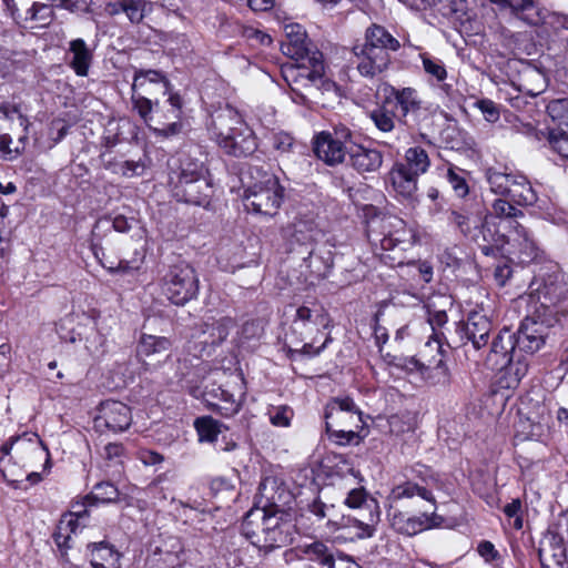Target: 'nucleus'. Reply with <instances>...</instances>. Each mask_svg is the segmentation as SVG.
I'll use <instances>...</instances> for the list:
<instances>
[{
  "instance_id": "obj_38",
  "label": "nucleus",
  "mask_w": 568,
  "mask_h": 568,
  "mask_svg": "<svg viewBox=\"0 0 568 568\" xmlns=\"http://www.w3.org/2000/svg\"><path fill=\"white\" fill-rule=\"evenodd\" d=\"M80 520L77 519V517H73V515L64 514L53 534L54 541L59 547H67L70 548V540L72 535L77 534L79 529Z\"/></svg>"
},
{
  "instance_id": "obj_7",
  "label": "nucleus",
  "mask_w": 568,
  "mask_h": 568,
  "mask_svg": "<svg viewBox=\"0 0 568 568\" xmlns=\"http://www.w3.org/2000/svg\"><path fill=\"white\" fill-rule=\"evenodd\" d=\"M12 450V458H14L17 463H20L22 467H30L36 459L40 460L48 456L45 448L36 434H26L22 437L12 439L10 444H3L0 448V471L3 478L9 483H19L21 480L20 478L23 476L21 469L8 466L9 459L7 460L6 457L10 455Z\"/></svg>"
},
{
  "instance_id": "obj_31",
  "label": "nucleus",
  "mask_w": 568,
  "mask_h": 568,
  "mask_svg": "<svg viewBox=\"0 0 568 568\" xmlns=\"http://www.w3.org/2000/svg\"><path fill=\"white\" fill-rule=\"evenodd\" d=\"M368 513H362L361 518H348L349 527L354 529L357 538H369L375 532V526L379 521L378 503H371Z\"/></svg>"
},
{
  "instance_id": "obj_33",
  "label": "nucleus",
  "mask_w": 568,
  "mask_h": 568,
  "mask_svg": "<svg viewBox=\"0 0 568 568\" xmlns=\"http://www.w3.org/2000/svg\"><path fill=\"white\" fill-rule=\"evenodd\" d=\"M148 84L160 85L163 94L169 93L170 82L168 81L166 77L161 71L151 70V69L135 70L131 89H134V90L142 89V90H144V92L150 93V91L146 90Z\"/></svg>"
},
{
  "instance_id": "obj_59",
  "label": "nucleus",
  "mask_w": 568,
  "mask_h": 568,
  "mask_svg": "<svg viewBox=\"0 0 568 568\" xmlns=\"http://www.w3.org/2000/svg\"><path fill=\"white\" fill-rule=\"evenodd\" d=\"M104 227H112L118 232H126L130 229V225L128 223V220L122 215L114 217L113 221H110L108 219L99 220L93 227V235L95 236L98 231Z\"/></svg>"
},
{
  "instance_id": "obj_55",
  "label": "nucleus",
  "mask_w": 568,
  "mask_h": 568,
  "mask_svg": "<svg viewBox=\"0 0 568 568\" xmlns=\"http://www.w3.org/2000/svg\"><path fill=\"white\" fill-rule=\"evenodd\" d=\"M270 141L272 148L278 152L280 155L288 154L295 145L294 138L283 131L272 133Z\"/></svg>"
},
{
  "instance_id": "obj_44",
  "label": "nucleus",
  "mask_w": 568,
  "mask_h": 568,
  "mask_svg": "<svg viewBox=\"0 0 568 568\" xmlns=\"http://www.w3.org/2000/svg\"><path fill=\"white\" fill-rule=\"evenodd\" d=\"M201 442H214L221 433L222 425L210 416L200 417L194 423Z\"/></svg>"
},
{
  "instance_id": "obj_18",
  "label": "nucleus",
  "mask_w": 568,
  "mask_h": 568,
  "mask_svg": "<svg viewBox=\"0 0 568 568\" xmlns=\"http://www.w3.org/2000/svg\"><path fill=\"white\" fill-rule=\"evenodd\" d=\"M516 346L515 334L504 328L493 338L489 351L483 358L485 366L490 371H503L509 364Z\"/></svg>"
},
{
  "instance_id": "obj_36",
  "label": "nucleus",
  "mask_w": 568,
  "mask_h": 568,
  "mask_svg": "<svg viewBox=\"0 0 568 568\" xmlns=\"http://www.w3.org/2000/svg\"><path fill=\"white\" fill-rule=\"evenodd\" d=\"M0 120L8 122L11 131L20 129L21 132H28L30 125V121L20 105L11 102L0 104Z\"/></svg>"
},
{
  "instance_id": "obj_32",
  "label": "nucleus",
  "mask_w": 568,
  "mask_h": 568,
  "mask_svg": "<svg viewBox=\"0 0 568 568\" xmlns=\"http://www.w3.org/2000/svg\"><path fill=\"white\" fill-rule=\"evenodd\" d=\"M169 108L163 112V119L169 123H163L162 128L155 129L160 134L170 136L181 131L182 100L179 94L172 93L168 99Z\"/></svg>"
},
{
  "instance_id": "obj_61",
  "label": "nucleus",
  "mask_w": 568,
  "mask_h": 568,
  "mask_svg": "<svg viewBox=\"0 0 568 568\" xmlns=\"http://www.w3.org/2000/svg\"><path fill=\"white\" fill-rule=\"evenodd\" d=\"M476 106L481 111L486 121L495 123L499 120V109L494 101L483 99L476 102Z\"/></svg>"
},
{
  "instance_id": "obj_48",
  "label": "nucleus",
  "mask_w": 568,
  "mask_h": 568,
  "mask_svg": "<svg viewBox=\"0 0 568 568\" xmlns=\"http://www.w3.org/2000/svg\"><path fill=\"white\" fill-rule=\"evenodd\" d=\"M88 496L92 501L112 503L118 499L119 490L112 483L102 481L97 484Z\"/></svg>"
},
{
  "instance_id": "obj_46",
  "label": "nucleus",
  "mask_w": 568,
  "mask_h": 568,
  "mask_svg": "<svg viewBox=\"0 0 568 568\" xmlns=\"http://www.w3.org/2000/svg\"><path fill=\"white\" fill-rule=\"evenodd\" d=\"M369 119L382 132H390L395 128V114L385 105L377 106L371 111Z\"/></svg>"
},
{
  "instance_id": "obj_10",
  "label": "nucleus",
  "mask_w": 568,
  "mask_h": 568,
  "mask_svg": "<svg viewBox=\"0 0 568 568\" xmlns=\"http://www.w3.org/2000/svg\"><path fill=\"white\" fill-rule=\"evenodd\" d=\"M284 196V189L273 174H265L263 181L251 186L245 194V206L252 211L273 216L277 213Z\"/></svg>"
},
{
  "instance_id": "obj_40",
  "label": "nucleus",
  "mask_w": 568,
  "mask_h": 568,
  "mask_svg": "<svg viewBox=\"0 0 568 568\" xmlns=\"http://www.w3.org/2000/svg\"><path fill=\"white\" fill-rule=\"evenodd\" d=\"M28 142V132H20L18 141L13 143L10 134H0V154L6 159H13L21 154Z\"/></svg>"
},
{
  "instance_id": "obj_63",
  "label": "nucleus",
  "mask_w": 568,
  "mask_h": 568,
  "mask_svg": "<svg viewBox=\"0 0 568 568\" xmlns=\"http://www.w3.org/2000/svg\"><path fill=\"white\" fill-rule=\"evenodd\" d=\"M136 458L144 465V466H158L161 465L164 462L163 455H161L158 452L141 448L136 453Z\"/></svg>"
},
{
  "instance_id": "obj_51",
  "label": "nucleus",
  "mask_w": 568,
  "mask_h": 568,
  "mask_svg": "<svg viewBox=\"0 0 568 568\" xmlns=\"http://www.w3.org/2000/svg\"><path fill=\"white\" fill-rule=\"evenodd\" d=\"M424 71L436 79L438 82H443L447 78V71L442 60L432 58L426 53L420 54Z\"/></svg>"
},
{
  "instance_id": "obj_49",
  "label": "nucleus",
  "mask_w": 568,
  "mask_h": 568,
  "mask_svg": "<svg viewBox=\"0 0 568 568\" xmlns=\"http://www.w3.org/2000/svg\"><path fill=\"white\" fill-rule=\"evenodd\" d=\"M377 503L374 498H369L363 487L352 489L345 499V505L349 508H358L362 513H368L371 509L369 504Z\"/></svg>"
},
{
  "instance_id": "obj_29",
  "label": "nucleus",
  "mask_w": 568,
  "mask_h": 568,
  "mask_svg": "<svg viewBox=\"0 0 568 568\" xmlns=\"http://www.w3.org/2000/svg\"><path fill=\"white\" fill-rule=\"evenodd\" d=\"M501 7H509L511 11L523 21L530 26L544 23L545 18L541 16L539 8L534 0H490Z\"/></svg>"
},
{
  "instance_id": "obj_12",
  "label": "nucleus",
  "mask_w": 568,
  "mask_h": 568,
  "mask_svg": "<svg viewBox=\"0 0 568 568\" xmlns=\"http://www.w3.org/2000/svg\"><path fill=\"white\" fill-rule=\"evenodd\" d=\"M491 209V216L500 223V226L516 235L514 236V243H517L524 253L531 255L536 248L535 243L528 231L517 221L518 217L524 216L523 211L514 206L509 199L495 200Z\"/></svg>"
},
{
  "instance_id": "obj_1",
  "label": "nucleus",
  "mask_w": 568,
  "mask_h": 568,
  "mask_svg": "<svg viewBox=\"0 0 568 568\" xmlns=\"http://www.w3.org/2000/svg\"><path fill=\"white\" fill-rule=\"evenodd\" d=\"M284 31L286 39L281 43V50L297 63L286 70L285 80L293 91H297L300 87H317L324 75L323 54L307 41L301 24H285Z\"/></svg>"
},
{
  "instance_id": "obj_60",
  "label": "nucleus",
  "mask_w": 568,
  "mask_h": 568,
  "mask_svg": "<svg viewBox=\"0 0 568 568\" xmlns=\"http://www.w3.org/2000/svg\"><path fill=\"white\" fill-rule=\"evenodd\" d=\"M446 176L457 196L465 197L468 194L469 190L466 180L454 168L447 170Z\"/></svg>"
},
{
  "instance_id": "obj_30",
  "label": "nucleus",
  "mask_w": 568,
  "mask_h": 568,
  "mask_svg": "<svg viewBox=\"0 0 568 568\" xmlns=\"http://www.w3.org/2000/svg\"><path fill=\"white\" fill-rule=\"evenodd\" d=\"M271 511L265 508H252L242 523V534L255 546L256 539L264 535V524Z\"/></svg>"
},
{
  "instance_id": "obj_9",
  "label": "nucleus",
  "mask_w": 568,
  "mask_h": 568,
  "mask_svg": "<svg viewBox=\"0 0 568 568\" xmlns=\"http://www.w3.org/2000/svg\"><path fill=\"white\" fill-rule=\"evenodd\" d=\"M162 294L174 305H185L199 292L195 270L187 263L172 265L161 280Z\"/></svg>"
},
{
  "instance_id": "obj_64",
  "label": "nucleus",
  "mask_w": 568,
  "mask_h": 568,
  "mask_svg": "<svg viewBox=\"0 0 568 568\" xmlns=\"http://www.w3.org/2000/svg\"><path fill=\"white\" fill-rule=\"evenodd\" d=\"M448 222L455 227H457L464 235L470 233V223L468 215L458 211H452L448 215Z\"/></svg>"
},
{
  "instance_id": "obj_8",
  "label": "nucleus",
  "mask_w": 568,
  "mask_h": 568,
  "mask_svg": "<svg viewBox=\"0 0 568 568\" xmlns=\"http://www.w3.org/2000/svg\"><path fill=\"white\" fill-rule=\"evenodd\" d=\"M331 326V317L322 306H300L296 310L295 317L292 323L293 332L301 336L302 341L311 339L303 344L301 352L305 355L316 356L331 342L327 334L323 344L318 347L314 346L316 336Z\"/></svg>"
},
{
  "instance_id": "obj_42",
  "label": "nucleus",
  "mask_w": 568,
  "mask_h": 568,
  "mask_svg": "<svg viewBox=\"0 0 568 568\" xmlns=\"http://www.w3.org/2000/svg\"><path fill=\"white\" fill-rule=\"evenodd\" d=\"M153 11V2L149 0H125V16L133 24H139Z\"/></svg>"
},
{
  "instance_id": "obj_35",
  "label": "nucleus",
  "mask_w": 568,
  "mask_h": 568,
  "mask_svg": "<svg viewBox=\"0 0 568 568\" xmlns=\"http://www.w3.org/2000/svg\"><path fill=\"white\" fill-rule=\"evenodd\" d=\"M506 197L517 205H529L536 201V194L531 185L521 175H515Z\"/></svg>"
},
{
  "instance_id": "obj_13",
  "label": "nucleus",
  "mask_w": 568,
  "mask_h": 568,
  "mask_svg": "<svg viewBox=\"0 0 568 568\" xmlns=\"http://www.w3.org/2000/svg\"><path fill=\"white\" fill-rule=\"evenodd\" d=\"M428 312V323L433 329L432 338L425 344V349L423 354L432 353L436 351L437 355L429 359L426 364L423 363L422 366L425 369H436L438 374L442 376V382H448V367L445 364L444 355H443V333L439 329L447 323V314L445 311H434L429 310V305H427Z\"/></svg>"
},
{
  "instance_id": "obj_47",
  "label": "nucleus",
  "mask_w": 568,
  "mask_h": 568,
  "mask_svg": "<svg viewBox=\"0 0 568 568\" xmlns=\"http://www.w3.org/2000/svg\"><path fill=\"white\" fill-rule=\"evenodd\" d=\"M514 178V174H507L497 171H489L487 175L490 190L494 193L503 195L505 197L508 194V189H510Z\"/></svg>"
},
{
  "instance_id": "obj_27",
  "label": "nucleus",
  "mask_w": 568,
  "mask_h": 568,
  "mask_svg": "<svg viewBox=\"0 0 568 568\" xmlns=\"http://www.w3.org/2000/svg\"><path fill=\"white\" fill-rule=\"evenodd\" d=\"M90 564L93 568H121V554L109 542L88 545Z\"/></svg>"
},
{
  "instance_id": "obj_6",
  "label": "nucleus",
  "mask_w": 568,
  "mask_h": 568,
  "mask_svg": "<svg viewBox=\"0 0 568 568\" xmlns=\"http://www.w3.org/2000/svg\"><path fill=\"white\" fill-rule=\"evenodd\" d=\"M205 173L206 170L202 162L182 161L176 180L171 178L173 195L179 201L207 207L214 190Z\"/></svg>"
},
{
  "instance_id": "obj_26",
  "label": "nucleus",
  "mask_w": 568,
  "mask_h": 568,
  "mask_svg": "<svg viewBox=\"0 0 568 568\" xmlns=\"http://www.w3.org/2000/svg\"><path fill=\"white\" fill-rule=\"evenodd\" d=\"M417 174L410 172L406 165L396 163L389 172V180L396 193L404 199H413L417 191Z\"/></svg>"
},
{
  "instance_id": "obj_53",
  "label": "nucleus",
  "mask_w": 568,
  "mask_h": 568,
  "mask_svg": "<svg viewBox=\"0 0 568 568\" xmlns=\"http://www.w3.org/2000/svg\"><path fill=\"white\" fill-rule=\"evenodd\" d=\"M548 143L552 151L561 158L568 159V133L561 129L548 132Z\"/></svg>"
},
{
  "instance_id": "obj_16",
  "label": "nucleus",
  "mask_w": 568,
  "mask_h": 568,
  "mask_svg": "<svg viewBox=\"0 0 568 568\" xmlns=\"http://www.w3.org/2000/svg\"><path fill=\"white\" fill-rule=\"evenodd\" d=\"M132 423L131 409L118 400H106L100 405L99 414L94 418V428L99 432H123Z\"/></svg>"
},
{
  "instance_id": "obj_22",
  "label": "nucleus",
  "mask_w": 568,
  "mask_h": 568,
  "mask_svg": "<svg viewBox=\"0 0 568 568\" xmlns=\"http://www.w3.org/2000/svg\"><path fill=\"white\" fill-rule=\"evenodd\" d=\"M171 348V341L164 336H155L150 334H141L138 346L136 356L141 361L145 371L155 368L156 365L149 363L148 358L156 357L161 362V356L169 357L168 352Z\"/></svg>"
},
{
  "instance_id": "obj_37",
  "label": "nucleus",
  "mask_w": 568,
  "mask_h": 568,
  "mask_svg": "<svg viewBox=\"0 0 568 568\" xmlns=\"http://www.w3.org/2000/svg\"><path fill=\"white\" fill-rule=\"evenodd\" d=\"M528 367L529 364L525 356L517 355L516 359L511 357L509 364L503 367L501 371L504 372L505 386L507 388H516L528 373Z\"/></svg>"
},
{
  "instance_id": "obj_56",
  "label": "nucleus",
  "mask_w": 568,
  "mask_h": 568,
  "mask_svg": "<svg viewBox=\"0 0 568 568\" xmlns=\"http://www.w3.org/2000/svg\"><path fill=\"white\" fill-rule=\"evenodd\" d=\"M27 16L28 19L38 21L41 26H47L52 19L53 11L48 4L34 2L27 11Z\"/></svg>"
},
{
  "instance_id": "obj_43",
  "label": "nucleus",
  "mask_w": 568,
  "mask_h": 568,
  "mask_svg": "<svg viewBox=\"0 0 568 568\" xmlns=\"http://www.w3.org/2000/svg\"><path fill=\"white\" fill-rule=\"evenodd\" d=\"M148 568H178L181 565L179 552L156 549L146 558Z\"/></svg>"
},
{
  "instance_id": "obj_28",
  "label": "nucleus",
  "mask_w": 568,
  "mask_h": 568,
  "mask_svg": "<svg viewBox=\"0 0 568 568\" xmlns=\"http://www.w3.org/2000/svg\"><path fill=\"white\" fill-rule=\"evenodd\" d=\"M351 165L358 173L376 172L383 164V154L375 149L357 146L349 152Z\"/></svg>"
},
{
  "instance_id": "obj_14",
  "label": "nucleus",
  "mask_w": 568,
  "mask_h": 568,
  "mask_svg": "<svg viewBox=\"0 0 568 568\" xmlns=\"http://www.w3.org/2000/svg\"><path fill=\"white\" fill-rule=\"evenodd\" d=\"M362 412L349 397H336L325 408V426L363 429Z\"/></svg>"
},
{
  "instance_id": "obj_4",
  "label": "nucleus",
  "mask_w": 568,
  "mask_h": 568,
  "mask_svg": "<svg viewBox=\"0 0 568 568\" xmlns=\"http://www.w3.org/2000/svg\"><path fill=\"white\" fill-rule=\"evenodd\" d=\"M419 497L430 505L432 511L425 510L420 515L407 516L403 513L394 514L392 518V527L399 534L405 536H415L424 530L439 527L443 518L436 514V499L433 493L425 486L417 483L406 480L396 485L390 491V499L394 501L404 498Z\"/></svg>"
},
{
  "instance_id": "obj_23",
  "label": "nucleus",
  "mask_w": 568,
  "mask_h": 568,
  "mask_svg": "<svg viewBox=\"0 0 568 568\" xmlns=\"http://www.w3.org/2000/svg\"><path fill=\"white\" fill-rule=\"evenodd\" d=\"M515 343L519 349L527 353H535L545 344V326L542 323L534 318L526 317L517 335H515Z\"/></svg>"
},
{
  "instance_id": "obj_58",
  "label": "nucleus",
  "mask_w": 568,
  "mask_h": 568,
  "mask_svg": "<svg viewBox=\"0 0 568 568\" xmlns=\"http://www.w3.org/2000/svg\"><path fill=\"white\" fill-rule=\"evenodd\" d=\"M125 457V448L120 443H109L103 448V458L111 465H122Z\"/></svg>"
},
{
  "instance_id": "obj_15",
  "label": "nucleus",
  "mask_w": 568,
  "mask_h": 568,
  "mask_svg": "<svg viewBox=\"0 0 568 568\" xmlns=\"http://www.w3.org/2000/svg\"><path fill=\"white\" fill-rule=\"evenodd\" d=\"M191 393L196 398L201 397L207 406L217 410L224 417H231L240 410L241 398L245 395L244 392H241L240 397L236 398L230 390L215 385H205L203 389L194 387Z\"/></svg>"
},
{
  "instance_id": "obj_50",
  "label": "nucleus",
  "mask_w": 568,
  "mask_h": 568,
  "mask_svg": "<svg viewBox=\"0 0 568 568\" xmlns=\"http://www.w3.org/2000/svg\"><path fill=\"white\" fill-rule=\"evenodd\" d=\"M538 554L542 568H550L551 562L561 567L567 559L566 549L560 544L554 547L551 552L542 547L539 549Z\"/></svg>"
},
{
  "instance_id": "obj_17",
  "label": "nucleus",
  "mask_w": 568,
  "mask_h": 568,
  "mask_svg": "<svg viewBox=\"0 0 568 568\" xmlns=\"http://www.w3.org/2000/svg\"><path fill=\"white\" fill-rule=\"evenodd\" d=\"M264 526L263 538L255 540V547L258 549L268 552L275 548L286 546L291 541V524L283 520L278 513L271 511Z\"/></svg>"
},
{
  "instance_id": "obj_24",
  "label": "nucleus",
  "mask_w": 568,
  "mask_h": 568,
  "mask_svg": "<svg viewBox=\"0 0 568 568\" xmlns=\"http://www.w3.org/2000/svg\"><path fill=\"white\" fill-rule=\"evenodd\" d=\"M314 152L320 160L328 165L339 164L346 156L345 145L341 141L333 140L329 132L326 131L316 135Z\"/></svg>"
},
{
  "instance_id": "obj_2",
  "label": "nucleus",
  "mask_w": 568,
  "mask_h": 568,
  "mask_svg": "<svg viewBox=\"0 0 568 568\" xmlns=\"http://www.w3.org/2000/svg\"><path fill=\"white\" fill-rule=\"evenodd\" d=\"M367 237L375 254L392 266L405 263V253L415 243V235L406 222L395 215H377L367 222Z\"/></svg>"
},
{
  "instance_id": "obj_19",
  "label": "nucleus",
  "mask_w": 568,
  "mask_h": 568,
  "mask_svg": "<svg viewBox=\"0 0 568 568\" xmlns=\"http://www.w3.org/2000/svg\"><path fill=\"white\" fill-rule=\"evenodd\" d=\"M321 231L315 222L313 214H300L294 217L282 230V235L291 246L308 245L315 242Z\"/></svg>"
},
{
  "instance_id": "obj_34",
  "label": "nucleus",
  "mask_w": 568,
  "mask_h": 568,
  "mask_svg": "<svg viewBox=\"0 0 568 568\" xmlns=\"http://www.w3.org/2000/svg\"><path fill=\"white\" fill-rule=\"evenodd\" d=\"M304 555L307 560L317 564L322 568H335L337 558L333 548L327 547L321 541H315L304 548Z\"/></svg>"
},
{
  "instance_id": "obj_11",
  "label": "nucleus",
  "mask_w": 568,
  "mask_h": 568,
  "mask_svg": "<svg viewBox=\"0 0 568 568\" xmlns=\"http://www.w3.org/2000/svg\"><path fill=\"white\" fill-rule=\"evenodd\" d=\"M389 97L396 101L398 110V120L400 123L409 129L419 131V134L425 139L426 134L422 132L423 121L428 118V112L423 108L422 99L416 89L407 87L397 89L389 87Z\"/></svg>"
},
{
  "instance_id": "obj_20",
  "label": "nucleus",
  "mask_w": 568,
  "mask_h": 568,
  "mask_svg": "<svg viewBox=\"0 0 568 568\" xmlns=\"http://www.w3.org/2000/svg\"><path fill=\"white\" fill-rule=\"evenodd\" d=\"M514 233H509L508 230H504L500 223L497 222L493 216H486L481 223L476 241L481 237L484 244L480 245L481 252L485 255L494 254L495 250H501L506 243L514 242Z\"/></svg>"
},
{
  "instance_id": "obj_62",
  "label": "nucleus",
  "mask_w": 568,
  "mask_h": 568,
  "mask_svg": "<svg viewBox=\"0 0 568 568\" xmlns=\"http://www.w3.org/2000/svg\"><path fill=\"white\" fill-rule=\"evenodd\" d=\"M235 326V323L234 321L231 318V317H222L220 318L216 323H215V326L213 327V337L214 339L212 341L213 343L217 342V343H221L223 342L230 331Z\"/></svg>"
},
{
  "instance_id": "obj_5",
  "label": "nucleus",
  "mask_w": 568,
  "mask_h": 568,
  "mask_svg": "<svg viewBox=\"0 0 568 568\" xmlns=\"http://www.w3.org/2000/svg\"><path fill=\"white\" fill-rule=\"evenodd\" d=\"M400 44L384 27L372 24L365 32V43L355 45L357 70L363 77L374 78L390 64L388 51H397Z\"/></svg>"
},
{
  "instance_id": "obj_3",
  "label": "nucleus",
  "mask_w": 568,
  "mask_h": 568,
  "mask_svg": "<svg viewBox=\"0 0 568 568\" xmlns=\"http://www.w3.org/2000/svg\"><path fill=\"white\" fill-rule=\"evenodd\" d=\"M211 132L226 154L237 158L248 156L257 149L254 132L233 108L226 106L212 115Z\"/></svg>"
},
{
  "instance_id": "obj_21",
  "label": "nucleus",
  "mask_w": 568,
  "mask_h": 568,
  "mask_svg": "<svg viewBox=\"0 0 568 568\" xmlns=\"http://www.w3.org/2000/svg\"><path fill=\"white\" fill-rule=\"evenodd\" d=\"M493 331L490 317L483 311L474 310L469 313L463 326V333L475 351H480L488 344Z\"/></svg>"
},
{
  "instance_id": "obj_39",
  "label": "nucleus",
  "mask_w": 568,
  "mask_h": 568,
  "mask_svg": "<svg viewBox=\"0 0 568 568\" xmlns=\"http://www.w3.org/2000/svg\"><path fill=\"white\" fill-rule=\"evenodd\" d=\"M402 164L406 165L410 172L422 175L427 172L430 165V160L424 149L420 146H413L406 150L405 163Z\"/></svg>"
},
{
  "instance_id": "obj_25",
  "label": "nucleus",
  "mask_w": 568,
  "mask_h": 568,
  "mask_svg": "<svg viewBox=\"0 0 568 568\" xmlns=\"http://www.w3.org/2000/svg\"><path fill=\"white\" fill-rule=\"evenodd\" d=\"M68 63L78 77H87L93 60V53L83 39H74L69 43Z\"/></svg>"
},
{
  "instance_id": "obj_52",
  "label": "nucleus",
  "mask_w": 568,
  "mask_h": 568,
  "mask_svg": "<svg viewBox=\"0 0 568 568\" xmlns=\"http://www.w3.org/2000/svg\"><path fill=\"white\" fill-rule=\"evenodd\" d=\"M547 112L554 122L568 129V99H558L549 102Z\"/></svg>"
},
{
  "instance_id": "obj_41",
  "label": "nucleus",
  "mask_w": 568,
  "mask_h": 568,
  "mask_svg": "<svg viewBox=\"0 0 568 568\" xmlns=\"http://www.w3.org/2000/svg\"><path fill=\"white\" fill-rule=\"evenodd\" d=\"M326 433L332 442L338 445H358L363 437L361 436L362 429L354 427H329L325 426Z\"/></svg>"
},
{
  "instance_id": "obj_57",
  "label": "nucleus",
  "mask_w": 568,
  "mask_h": 568,
  "mask_svg": "<svg viewBox=\"0 0 568 568\" xmlns=\"http://www.w3.org/2000/svg\"><path fill=\"white\" fill-rule=\"evenodd\" d=\"M270 422L276 427L290 426L293 410L287 406H277L268 410Z\"/></svg>"
},
{
  "instance_id": "obj_54",
  "label": "nucleus",
  "mask_w": 568,
  "mask_h": 568,
  "mask_svg": "<svg viewBox=\"0 0 568 568\" xmlns=\"http://www.w3.org/2000/svg\"><path fill=\"white\" fill-rule=\"evenodd\" d=\"M91 250H92L93 255L95 256V258L110 273H119V272L126 273V272H130V271L136 268L135 266H131L128 261H120L116 265L113 262H110V263L104 262V260H103L104 258L103 248L99 244H97V243L92 244Z\"/></svg>"
},
{
  "instance_id": "obj_45",
  "label": "nucleus",
  "mask_w": 568,
  "mask_h": 568,
  "mask_svg": "<svg viewBox=\"0 0 568 568\" xmlns=\"http://www.w3.org/2000/svg\"><path fill=\"white\" fill-rule=\"evenodd\" d=\"M132 90V103L134 110L138 111L139 115L145 121L149 122L153 120L152 111L155 108V114L160 118V111L158 109L159 103L153 101L144 95H142L138 90Z\"/></svg>"
}]
</instances>
